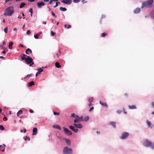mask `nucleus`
Masks as SVG:
<instances>
[{"mask_svg": "<svg viewBox=\"0 0 154 154\" xmlns=\"http://www.w3.org/2000/svg\"><path fill=\"white\" fill-rule=\"evenodd\" d=\"M73 125L75 127L79 128H81L83 127L82 125L80 123H75Z\"/></svg>", "mask_w": 154, "mask_h": 154, "instance_id": "1a4fd4ad", "label": "nucleus"}, {"mask_svg": "<svg viewBox=\"0 0 154 154\" xmlns=\"http://www.w3.org/2000/svg\"><path fill=\"white\" fill-rule=\"evenodd\" d=\"M30 30H28L27 31L26 33L27 35H29L30 34Z\"/></svg>", "mask_w": 154, "mask_h": 154, "instance_id": "3c124183", "label": "nucleus"}, {"mask_svg": "<svg viewBox=\"0 0 154 154\" xmlns=\"http://www.w3.org/2000/svg\"><path fill=\"white\" fill-rule=\"evenodd\" d=\"M151 148L154 149V143H153L152 146H151Z\"/></svg>", "mask_w": 154, "mask_h": 154, "instance_id": "680f3d73", "label": "nucleus"}, {"mask_svg": "<svg viewBox=\"0 0 154 154\" xmlns=\"http://www.w3.org/2000/svg\"><path fill=\"white\" fill-rule=\"evenodd\" d=\"M100 104L103 106H107V104L105 102H102L101 101H100Z\"/></svg>", "mask_w": 154, "mask_h": 154, "instance_id": "393cba45", "label": "nucleus"}, {"mask_svg": "<svg viewBox=\"0 0 154 154\" xmlns=\"http://www.w3.org/2000/svg\"><path fill=\"white\" fill-rule=\"evenodd\" d=\"M13 0H5V3H6L9 2H11Z\"/></svg>", "mask_w": 154, "mask_h": 154, "instance_id": "37998d69", "label": "nucleus"}, {"mask_svg": "<svg viewBox=\"0 0 154 154\" xmlns=\"http://www.w3.org/2000/svg\"><path fill=\"white\" fill-rule=\"evenodd\" d=\"M89 119V117L88 116H86L84 119V121L85 122H87Z\"/></svg>", "mask_w": 154, "mask_h": 154, "instance_id": "cd10ccee", "label": "nucleus"}, {"mask_svg": "<svg viewBox=\"0 0 154 154\" xmlns=\"http://www.w3.org/2000/svg\"><path fill=\"white\" fill-rule=\"evenodd\" d=\"M93 98L92 97L89 98L88 101L89 103H88V106H91L92 105L91 103L93 101Z\"/></svg>", "mask_w": 154, "mask_h": 154, "instance_id": "a211bd4d", "label": "nucleus"}, {"mask_svg": "<svg viewBox=\"0 0 154 154\" xmlns=\"http://www.w3.org/2000/svg\"><path fill=\"white\" fill-rule=\"evenodd\" d=\"M33 111L32 110V109H31L30 110V112L31 113H33Z\"/></svg>", "mask_w": 154, "mask_h": 154, "instance_id": "e2e57ef3", "label": "nucleus"}, {"mask_svg": "<svg viewBox=\"0 0 154 154\" xmlns=\"http://www.w3.org/2000/svg\"><path fill=\"white\" fill-rule=\"evenodd\" d=\"M45 5V4L43 2H38L37 3L38 7L39 8H41L42 6Z\"/></svg>", "mask_w": 154, "mask_h": 154, "instance_id": "ddd939ff", "label": "nucleus"}, {"mask_svg": "<svg viewBox=\"0 0 154 154\" xmlns=\"http://www.w3.org/2000/svg\"><path fill=\"white\" fill-rule=\"evenodd\" d=\"M128 135L129 134L128 133L124 132L122 134L121 136L120 137V138L121 139H124L127 138Z\"/></svg>", "mask_w": 154, "mask_h": 154, "instance_id": "6e6552de", "label": "nucleus"}, {"mask_svg": "<svg viewBox=\"0 0 154 154\" xmlns=\"http://www.w3.org/2000/svg\"><path fill=\"white\" fill-rule=\"evenodd\" d=\"M8 28L6 27L4 29V32L5 33L8 32Z\"/></svg>", "mask_w": 154, "mask_h": 154, "instance_id": "4c0bfd02", "label": "nucleus"}, {"mask_svg": "<svg viewBox=\"0 0 154 154\" xmlns=\"http://www.w3.org/2000/svg\"><path fill=\"white\" fill-rule=\"evenodd\" d=\"M53 127L54 128H57L59 130L61 129V127L58 125H53Z\"/></svg>", "mask_w": 154, "mask_h": 154, "instance_id": "b1692460", "label": "nucleus"}, {"mask_svg": "<svg viewBox=\"0 0 154 154\" xmlns=\"http://www.w3.org/2000/svg\"><path fill=\"white\" fill-rule=\"evenodd\" d=\"M29 11L31 13H32L33 12V9L32 8H31Z\"/></svg>", "mask_w": 154, "mask_h": 154, "instance_id": "79ce46f5", "label": "nucleus"}, {"mask_svg": "<svg viewBox=\"0 0 154 154\" xmlns=\"http://www.w3.org/2000/svg\"><path fill=\"white\" fill-rule=\"evenodd\" d=\"M153 143L147 139H146L143 143V145L146 147H150L151 148V146H152Z\"/></svg>", "mask_w": 154, "mask_h": 154, "instance_id": "20e7f679", "label": "nucleus"}, {"mask_svg": "<svg viewBox=\"0 0 154 154\" xmlns=\"http://www.w3.org/2000/svg\"><path fill=\"white\" fill-rule=\"evenodd\" d=\"M147 2H150L151 3H150L151 4H152L153 2V0H147Z\"/></svg>", "mask_w": 154, "mask_h": 154, "instance_id": "c03bdc74", "label": "nucleus"}, {"mask_svg": "<svg viewBox=\"0 0 154 154\" xmlns=\"http://www.w3.org/2000/svg\"><path fill=\"white\" fill-rule=\"evenodd\" d=\"M37 132V129L36 128H34L32 130V135H35L36 134Z\"/></svg>", "mask_w": 154, "mask_h": 154, "instance_id": "4468645a", "label": "nucleus"}, {"mask_svg": "<svg viewBox=\"0 0 154 154\" xmlns=\"http://www.w3.org/2000/svg\"><path fill=\"white\" fill-rule=\"evenodd\" d=\"M26 5V4L24 3H22L20 6V8H22L25 5Z\"/></svg>", "mask_w": 154, "mask_h": 154, "instance_id": "c85d7f7f", "label": "nucleus"}, {"mask_svg": "<svg viewBox=\"0 0 154 154\" xmlns=\"http://www.w3.org/2000/svg\"><path fill=\"white\" fill-rule=\"evenodd\" d=\"M109 124L110 125H112L114 128H115L116 127V123L115 122H110Z\"/></svg>", "mask_w": 154, "mask_h": 154, "instance_id": "aec40b11", "label": "nucleus"}, {"mask_svg": "<svg viewBox=\"0 0 154 154\" xmlns=\"http://www.w3.org/2000/svg\"><path fill=\"white\" fill-rule=\"evenodd\" d=\"M62 140H64L68 145L70 146L71 145V141L65 138H63Z\"/></svg>", "mask_w": 154, "mask_h": 154, "instance_id": "9b49d317", "label": "nucleus"}, {"mask_svg": "<svg viewBox=\"0 0 154 154\" xmlns=\"http://www.w3.org/2000/svg\"><path fill=\"white\" fill-rule=\"evenodd\" d=\"M14 8L10 6L6 8L5 11L4 15L5 16H11L14 13Z\"/></svg>", "mask_w": 154, "mask_h": 154, "instance_id": "f257e3e1", "label": "nucleus"}, {"mask_svg": "<svg viewBox=\"0 0 154 154\" xmlns=\"http://www.w3.org/2000/svg\"><path fill=\"white\" fill-rule=\"evenodd\" d=\"M150 3H151V2H148L147 1H146L143 2L142 3L141 8H147L150 7V6L152 4Z\"/></svg>", "mask_w": 154, "mask_h": 154, "instance_id": "39448f33", "label": "nucleus"}, {"mask_svg": "<svg viewBox=\"0 0 154 154\" xmlns=\"http://www.w3.org/2000/svg\"><path fill=\"white\" fill-rule=\"evenodd\" d=\"M51 14H52V15L53 16H54L55 17H56V15H55V14L53 12V11H51Z\"/></svg>", "mask_w": 154, "mask_h": 154, "instance_id": "a19ab883", "label": "nucleus"}, {"mask_svg": "<svg viewBox=\"0 0 154 154\" xmlns=\"http://www.w3.org/2000/svg\"><path fill=\"white\" fill-rule=\"evenodd\" d=\"M107 35V34L106 33H103L101 34V36L104 37H105Z\"/></svg>", "mask_w": 154, "mask_h": 154, "instance_id": "c9c22d12", "label": "nucleus"}, {"mask_svg": "<svg viewBox=\"0 0 154 154\" xmlns=\"http://www.w3.org/2000/svg\"><path fill=\"white\" fill-rule=\"evenodd\" d=\"M25 53L26 54H31L32 53V51L30 49L28 48L26 50Z\"/></svg>", "mask_w": 154, "mask_h": 154, "instance_id": "6ab92c4d", "label": "nucleus"}, {"mask_svg": "<svg viewBox=\"0 0 154 154\" xmlns=\"http://www.w3.org/2000/svg\"><path fill=\"white\" fill-rule=\"evenodd\" d=\"M32 76V74H28L26 77H30V76Z\"/></svg>", "mask_w": 154, "mask_h": 154, "instance_id": "a18cd8bd", "label": "nucleus"}, {"mask_svg": "<svg viewBox=\"0 0 154 154\" xmlns=\"http://www.w3.org/2000/svg\"><path fill=\"white\" fill-rule=\"evenodd\" d=\"M58 6V3H56V5L54 6H53V7L54 8H56V7H57V6Z\"/></svg>", "mask_w": 154, "mask_h": 154, "instance_id": "5fc2aeb1", "label": "nucleus"}, {"mask_svg": "<svg viewBox=\"0 0 154 154\" xmlns=\"http://www.w3.org/2000/svg\"><path fill=\"white\" fill-rule=\"evenodd\" d=\"M63 130L65 134L68 135L70 136L72 134V132L65 127H63Z\"/></svg>", "mask_w": 154, "mask_h": 154, "instance_id": "0eeeda50", "label": "nucleus"}, {"mask_svg": "<svg viewBox=\"0 0 154 154\" xmlns=\"http://www.w3.org/2000/svg\"><path fill=\"white\" fill-rule=\"evenodd\" d=\"M13 44L12 42H10L9 43L8 47L10 49H12V45Z\"/></svg>", "mask_w": 154, "mask_h": 154, "instance_id": "4be33fe9", "label": "nucleus"}, {"mask_svg": "<svg viewBox=\"0 0 154 154\" xmlns=\"http://www.w3.org/2000/svg\"><path fill=\"white\" fill-rule=\"evenodd\" d=\"M77 115H75V113H72L71 115V116L72 117H74V118H76V116Z\"/></svg>", "mask_w": 154, "mask_h": 154, "instance_id": "f704fd0d", "label": "nucleus"}, {"mask_svg": "<svg viewBox=\"0 0 154 154\" xmlns=\"http://www.w3.org/2000/svg\"><path fill=\"white\" fill-rule=\"evenodd\" d=\"M5 128L2 125H0V130H4Z\"/></svg>", "mask_w": 154, "mask_h": 154, "instance_id": "e433bc0d", "label": "nucleus"}, {"mask_svg": "<svg viewBox=\"0 0 154 154\" xmlns=\"http://www.w3.org/2000/svg\"><path fill=\"white\" fill-rule=\"evenodd\" d=\"M49 1V0H44V1L45 2H48Z\"/></svg>", "mask_w": 154, "mask_h": 154, "instance_id": "0e129e2a", "label": "nucleus"}, {"mask_svg": "<svg viewBox=\"0 0 154 154\" xmlns=\"http://www.w3.org/2000/svg\"><path fill=\"white\" fill-rule=\"evenodd\" d=\"M34 82L33 81H31L28 83L27 86L28 87H31L33 85H34Z\"/></svg>", "mask_w": 154, "mask_h": 154, "instance_id": "412c9836", "label": "nucleus"}, {"mask_svg": "<svg viewBox=\"0 0 154 154\" xmlns=\"http://www.w3.org/2000/svg\"><path fill=\"white\" fill-rule=\"evenodd\" d=\"M5 145L4 144H3L2 145H0V150L2 152H4L5 150Z\"/></svg>", "mask_w": 154, "mask_h": 154, "instance_id": "f3484780", "label": "nucleus"}, {"mask_svg": "<svg viewBox=\"0 0 154 154\" xmlns=\"http://www.w3.org/2000/svg\"><path fill=\"white\" fill-rule=\"evenodd\" d=\"M60 11H66L67 10L66 8L62 7H60Z\"/></svg>", "mask_w": 154, "mask_h": 154, "instance_id": "a878e982", "label": "nucleus"}, {"mask_svg": "<svg viewBox=\"0 0 154 154\" xmlns=\"http://www.w3.org/2000/svg\"><path fill=\"white\" fill-rule=\"evenodd\" d=\"M20 131L21 132H24V133H25L26 132V129H25L24 131H23V130H21Z\"/></svg>", "mask_w": 154, "mask_h": 154, "instance_id": "49530a36", "label": "nucleus"}, {"mask_svg": "<svg viewBox=\"0 0 154 154\" xmlns=\"http://www.w3.org/2000/svg\"><path fill=\"white\" fill-rule=\"evenodd\" d=\"M3 120L4 121H6L7 120V118L6 117H5L3 118Z\"/></svg>", "mask_w": 154, "mask_h": 154, "instance_id": "de8ad7c7", "label": "nucleus"}, {"mask_svg": "<svg viewBox=\"0 0 154 154\" xmlns=\"http://www.w3.org/2000/svg\"><path fill=\"white\" fill-rule=\"evenodd\" d=\"M122 112V111L118 110L117 111V112L118 114H120Z\"/></svg>", "mask_w": 154, "mask_h": 154, "instance_id": "8fccbe9b", "label": "nucleus"}, {"mask_svg": "<svg viewBox=\"0 0 154 154\" xmlns=\"http://www.w3.org/2000/svg\"><path fill=\"white\" fill-rule=\"evenodd\" d=\"M51 35H52L53 36H54V34H55V33H54V32H53V31H51Z\"/></svg>", "mask_w": 154, "mask_h": 154, "instance_id": "bf43d9fd", "label": "nucleus"}, {"mask_svg": "<svg viewBox=\"0 0 154 154\" xmlns=\"http://www.w3.org/2000/svg\"><path fill=\"white\" fill-rule=\"evenodd\" d=\"M81 0H73V2L74 3H78L80 2Z\"/></svg>", "mask_w": 154, "mask_h": 154, "instance_id": "ea45409f", "label": "nucleus"}, {"mask_svg": "<svg viewBox=\"0 0 154 154\" xmlns=\"http://www.w3.org/2000/svg\"><path fill=\"white\" fill-rule=\"evenodd\" d=\"M123 111H124V113L125 114H127V112L125 111L124 109V108H123Z\"/></svg>", "mask_w": 154, "mask_h": 154, "instance_id": "69168bd1", "label": "nucleus"}, {"mask_svg": "<svg viewBox=\"0 0 154 154\" xmlns=\"http://www.w3.org/2000/svg\"><path fill=\"white\" fill-rule=\"evenodd\" d=\"M63 154H71L72 153V150L68 147H65L63 150Z\"/></svg>", "mask_w": 154, "mask_h": 154, "instance_id": "7ed1b4c3", "label": "nucleus"}, {"mask_svg": "<svg viewBox=\"0 0 154 154\" xmlns=\"http://www.w3.org/2000/svg\"><path fill=\"white\" fill-rule=\"evenodd\" d=\"M19 47H22V48L24 47L23 45H22V44H20L19 45Z\"/></svg>", "mask_w": 154, "mask_h": 154, "instance_id": "4d7b16f0", "label": "nucleus"}, {"mask_svg": "<svg viewBox=\"0 0 154 154\" xmlns=\"http://www.w3.org/2000/svg\"><path fill=\"white\" fill-rule=\"evenodd\" d=\"M61 2L66 5H69L70 4L72 3V0H63L61 1Z\"/></svg>", "mask_w": 154, "mask_h": 154, "instance_id": "9d476101", "label": "nucleus"}, {"mask_svg": "<svg viewBox=\"0 0 154 154\" xmlns=\"http://www.w3.org/2000/svg\"><path fill=\"white\" fill-rule=\"evenodd\" d=\"M55 66L59 68H60V67H61L60 65V63H58V62H56V63H55Z\"/></svg>", "mask_w": 154, "mask_h": 154, "instance_id": "5701e85b", "label": "nucleus"}, {"mask_svg": "<svg viewBox=\"0 0 154 154\" xmlns=\"http://www.w3.org/2000/svg\"><path fill=\"white\" fill-rule=\"evenodd\" d=\"M94 107L93 106H92L91 108L89 110V111L91 112L92 110H93L94 109Z\"/></svg>", "mask_w": 154, "mask_h": 154, "instance_id": "6e6d98bb", "label": "nucleus"}, {"mask_svg": "<svg viewBox=\"0 0 154 154\" xmlns=\"http://www.w3.org/2000/svg\"><path fill=\"white\" fill-rule=\"evenodd\" d=\"M38 72H39V74H40V72L43 71V70L41 68H39L38 69Z\"/></svg>", "mask_w": 154, "mask_h": 154, "instance_id": "473e14b6", "label": "nucleus"}, {"mask_svg": "<svg viewBox=\"0 0 154 154\" xmlns=\"http://www.w3.org/2000/svg\"><path fill=\"white\" fill-rule=\"evenodd\" d=\"M136 108V106H128V109H135Z\"/></svg>", "mask_w": 154, "mask_h": 154, "instance_id": "c756f323", "label": "nucleus"}, {"mask_svg": "<svg viewBox=\"0 0 154 154\" xmlns=\"http://www.w3.org/2000/svg\"><path fill=\"white\" fill-rule=\"evenodd\" d=\"M140 11V8H136L134 11V13L135 14H138Z\"/></svg>", "mask_w": 154, "mask_h": 154, "instance_id": "dca6fc26", "label": "nucleus"}, {"mask_svg": "<svg viewBox=\"0 0 154 154\" xmlns=\"http://www.w3.org/2000/svg\"><path fill=\"white\" fill-rule=\"evenodd\" d=\"M59 112H56L54 111V115H59Z\"/></svg>", "mask_w": 154, "mask_h": 154, "instance_id": "09e8293b", "label": "nucleus"}, {"mask_svg": "<svg viewBox=\"0 0 154 154\" xmlns=\"http://www.w3.org/2000/svg\"><path fill=\"white\" fill-rule=\"evenodd\" d=\"M83 120V116H82L79 117V116L77 115L76 116V119L74 120V123H77L78 122L82 121Z\"/></svg>", "mask_w": 154, "mask_h": 154, "instance_id": "423d86ee", "label": "nucleus"}, {"mask_svg": "<svg viewBox=\"0 0 154 154\" xmlns=\"http://www.w3.org/2000/svg\"><path fill=\"white\" fill-rule=\"evenodd\" d=\"M64 27H65L67 29H69L71 27V26L70 25H64Z\"/></svg>", "mask_w": 154, "mask_h": 154, "instance_id": "2f4dec72", "label": "nucleus"}, {"mask_svg": "<svg viewBox=\"0 0 154 154\" xmlns=\"http://www.w3.org/2000/svg\"><path fill=\"white\" fill-rule=\"evenodd\" d=\"M27 56H28L26 55L25 54H22L21 55V60H22V57H26V58H27Z\"/></svg>", "mask_w": 154, "mask_h": 154, "instance_id": "7c9ffc66", "label": "nucleus"}, {"mask_svg": "<svg viewBox=\"0 0 154 154\" xmlns=\"http://www.w3.org/2000/svg\"><path fill=\"white\" fill-rule=\"evenodd\" d=\"M124 95H125V96L126 97L128 96V94L127 93L125 94Z\"/></svg>", "mask_w": 154, "mask_h": 154, "instance_id": "338daca9", "label": "nucleus"}, {"mask_svg": "<svg viewBox=\"0 0 154 154\" xmlns=\"http://www.w3.org/2000/svg\"><path fill=\"white\" fill-rule=\"evenodd\" d=\"M5 44H6V43H5V41H3V43H2V45H5Z\"/></svg>", "mask_w": 154, "mask_h": 154, "instance_id": "052dcab7", "label": "nucleus"}, {"mask_svg": "<svg viewBox=\"0 0 154 154\" xmlns=\"http://www.w3.org/2000/svg\"><path fill=\"white\" fill-rule=\"evenodd\" d=\"M39 35V34H38V33L35 34L34 35V38L36 39H37L38 38V36Z\"/></svg>", "mask_w": 154, "mask_h": 154, "instance_id": "72a5a7b5", "label": "nucleus"}, {"mask_svg": "<svg viewBox=\"0 0 154 154\" xmlns=\"http://www.w3.org/2000/svg\"><path fill=\"white\" fill-rule=\"evenodd\" d=\"M152 106H154V102H153L152 103Z\"/></svg>", "mask_w": 154, "mask_h": 154, "instance_id": "774afa93", "label": "nucleus"}, {"mask_svg": "<svg viewBox=\"0 0 154 154\" xmlns=\"http://www.w3.org/2000/svg\"><path fill=\"white\" fill-rule=\"evenodd\" d=\"M28 1L29 2H34L35 0H28Z\"/></svg>", "mask_w": 154, "mask_h": 154, "instance_id": "13d9d810", "label": "nucleus"}, {"mask_svg": "<svg viewBox=\"0 0 154 154\" xmlns=\"http://www.w3.org/2000/svg\"><path fill=\"white\" fill-rule=\"evenodd\" d=\"M27 139H29V140H30V138L29 137H28L27 136H26L25 138V140H26Z\"/></svg>", "mask_w": 154, "mask_h": 154, "instance_id": "603ef678", "label": "nucleus"}, {"mask_svg": "<svg viewBox=\"0 0 154 154\" xmlns=\"http://www.w3.org/2000/svg\"><path fill=\"white\" fill-rule=\"evenodd\" d=\"M147 124L149 128H151L153 126V125L148 120L146 121Z\"/></svg>", "mask_w": 154, "mask_h": 154, "instance_id": "2eb2a0df", "label": "nucleus"}, {"mask_svg": "<svg viewBox=\"0 0 154 154\" xmlns=\"http://www.w3.org/2000/svg\"><path fill=\"white\" fill-rule=\"evenodd\" d=\"M53 2L54 1H53V0H51L49 2V4H51L53 3Z\"/></svg>", "mask_w": 154, "mask_h": 154, "instance_id": "864d4df0", "label": "nucleus"}, {"mask_svg": "<svg viewBox=\"0 0 154 154\" xmlns=\"http://www.w3.org/2000/svg\"><path fill=\"white\" fill-rule=\"evenodd\" d=\"M69 127L70 129L73 131L74 132L77 133L78 131V129L77 128H75L73 126L70 125L69 126Z\"/></svg>", "mask_w": 154, "mask_h": 154, "instance_id": "f8f14e48", "label": "nucleus"}, {"mask_svg": "<svg viewBox=\"0 0 154 154\" xmlns=\"http://www.w3.org/2000/svg\"><path fill=\"white\" fill-rule=\"evenodd\" d=\"M24 60L26 61L27 64H30V66H31L32 65L34 64L32 59L29 56H27V58L26 57H22V60Z\"/></svg>", "mask_w": 154, "mask_h": 154, "instance_id": "f03ea898", "label": "nucleus"}, {"mask_svg": "<svg viewBox=\"0 0 154 154\" xmlns=\"http://www.w3.org/2000/svg\"><path fill=\"white\" fill-rule=\"evenodd\" d=\"M8 50L7 49H5L3 51H2V53L3 54H5L7 51Z\"/></svg>", "mask_w": 154, "mask_h": 154, "instance_id": "58836bf2", "label": "nucleus"}, {"mask_svg": "<svg viewBox=\"0 0 154 154\" xmlns=\"http://www.w3.org/2000/svg\"><path fill=\"white\" fill-rule=\"evenodd\" d=\"M22 113V111L21 110H19L17 113V116H18L19 115H21Z\"/></svg>", "mask_w": 154, "mask_h": 154, "instance_id": "bb28decb", "label": "nucleus"}]
</instances>
